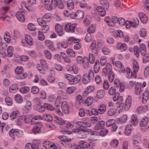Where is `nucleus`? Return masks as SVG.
I'll return each instance as SVG.
<instances>
[{"label": "nucleus", "instance_id": "nucleus-56", "mask_svg": "<svg viewBox=\"0 0 149 149\" xmlns=\"http://www.w3.org/2000/svg\"><path fill=\"white\" fill-rule=\"evenodd\" d=\"M86 145L87 143L86 142L84 141H81L79 142L78 146L79 148L81 147H83L82 149H84L86 147Z\"/></svg>", "mask_w": 149, "mask_h": 149}, {"label": "nucleus", "instance_id": "nucleus-58", "mask_svg": "<svg viewBox=\"0 0 149 149\" xmlns=\"http://www.w3.org/2000/svg\"><path fill=\"white\" fill-rule=\"evenodd\" d=\"M31 92L34 94L38 93L39 92V88L36 86H33L31 89Z\"/></svg>", "mask_w": 149, "mask_h": 149}, {"label": "nucleus", "instance_id": "nucleus-24", "mask_svg": "<svg viewBox=\"0 0 149 149\" xmlns=\"http://www.w3.org/2000/svg\"><path fill=\"white\" fill-rule=\"evenodd\" d=\"M132 125L128 124L126 126L125 128V133L126 135H129L131 133L132 130Z\"/></svg>", "mask_w": 149, "mask_h": 149}, {"label": "nucleus", "instance_id": "nucleus-17", "mask_svg": "<svg viewBox=\"0 0 149 149\" xmlns=\"http://www.w3.org/2000/svg\"><path fill=\"white\" fill-rule=\"evenodd\" d=\"M25 40L27 44L30 46H32L33 43V40L31 37L28 35H26L25 37Z\"/></svg>", "mask_w": 149, "mask_h": 149}, {"label": "nucleus", "instance_id": "nucleus-53", "mask_svg": "<svg viewBox=\"0 0 149 149\" xmlns=\"http://www.w3.org/2000/svg\"><path fill=\"white\" fill-rule=\"evenodd\" d=\"M44 53L45 54L46 57L49 59H51L52 57V55L51 52L48 50H45L44 51Z\"/></svg>", "mask_w": 149, "mask_h": 149}, {"label": "nucleus", "instance_id": "nucleus-18", "mask_svg": "<svg viewBox=\"0 0 149 149\" xmlns=\"http://www.w3.org/2000/svg\"><path fill=\"white\" fill-rule=\"evenodd\" d=\"M149 91L146 90L143 93V103H145L146 102L147 100L149 98Z\"/></svg>", "mask_w": 149, "mask_h": 149}, {"label": "nucleus", "instance_id": "nucleus-43", "mask_svg": "<svg viewBox=\"0 0 149 149\" xmlns=\"http://www.w3.org/2000/svg\"><path fill=\"white\" fill-rule=\"evenodd\" d=\"M83 63L84 67L85 68H88L89 63L88 62V58L87 57H85L84 58L83 60Z\"/></svg>", "mask_w": 149, "mask_h": 149}, {"label": "nucleus", "instance_id": "nucleus-44", "mask_svg": "<svg viewBox=\"0 0 149 149\" xmlns=\"http://www.w3.org/2000/svg\"><path fill=\"white\" fill-rule=\"evenodd\" d=\"M72 139L69 138H66L64 140V141L62 143L63 145L65 146L68 147L70 146L71 144L69 142Z\"/></svg>", "mask_w": 149, "mask_h": 149}, {"label": "nucleus", "instance_id": "nucleus-5", "mask_svg": "<svg viewBox=\"0 0 149 149\" xmlns=\"http://www.w3.org/2000/svg\"><path fill=\"white\" fill-rule=\"evenodd\" d=\"M42 127V124L40 122H38L33 126L32 129L33 133L34 134L40 133Z\"/></svg>", "mask_w": 149, "mask_h": 149}, {"label": "nucleus", "instance_id": "nucleus-32", "mask_svg": "<svg viewBox=\"0 0 149 149\" xmlns=\"http://www.w3.org/2000/svg\"><path fill=\"white\" fill-rule=\"evenodd\" d=\"M100 62L98 60L96 61L94 68V71L96 74L99 72L100 69Z\"/></svg>", "mask_w": 149, "mask_h": 149}, {"label": "nucleus", "instance_id": "nucleus-38", "mask_svg": "<svg viewBox=\"0 0 149 149\" xmlns=\"http://www.w3.org/2000/svg\"><path fill=\"white\" fill-rule=\"evenodd\" d=\"M31 103L29 101H27L26 103V105L25 106V109L27 110V112H28L31 109Z\"/></svg>", "mask_w": 149, "mask_h": 149}, {"label": "nucleus", "instance_id": "nucleus-29", "mask_svg": "<svg viewBox=\"0 0 149 149\" xmlns=\"http://www.w3.org/2000/svg\"><path fill=\"white\" fill-rule=\"evenodd\" d=\"M27 76V74L26 73L23 72L21 73L16 75V78L18 79H25Z\"/></svg>", "mask_w": 149, "mask_h": 149}, {"label": "nucleus", "instance_id": "nucleus-34", "mask_svg": "<svg viewBox=\"0 0 149 149\" xmlns=\"http://www.w3.org/2000/svg\"><path fill=\"white\" fill-rule=\"evenodd\" d=\"M104 122L103 121L99 122L95 126V129L99 130L103 128L104 127Z\"/></svg>", "mask_w": 149, "mask_h": 149}, {"label": "nucleus", "instance_id": "nucleus-52", "mask_svg": "<svg viewBox=\"0 0 149 149\" xmlns=\"http://www.w3.org/2000/svg\"><path fill=\"white\" fill-rule=\"evenodd\" d=\"M67 6L70 10L74 8V4L72 0H69L67 3Z\"/></svg>", "mask_w": 149, "mask_h": 149}, {"label": "nucleus", "instance_id": "nucleus-35", "mask_svg": "<svg viewBox=\"0 0 149 149\" xmlns=\"http://www.w3.org/2000/svg\"><path fill=\"white\" fill-rule=\"evenodd\" d=\"M14 98L16 101L18 103H21L23 102L22 97L19 94H17L15 95Z\"/></svg>", "mask_w": 149, "mask_h": 149}, {"label": "nucleus", "instance_id": "nucleus-7", "mask_svg": "<svg viewBox=\"0 0 149 149\" xmlns=\"http://www.w3.org/2000/svg\"><path fill=\"white\" fill-rule=\"evenodd\" d=\"M21 132V131H19L18 129H12L10 130V136L12 139L13 141L15 139V136L18 135L19 133Z\"/></svg>", "mask_w": 149, "mask_h": 149}, {"label": "nucleus", "instance_id": "nucleus-9", "mask_svg": "<svg viewBox=\"0 0 149 149\" xmlns=\"http://www.w3.org/2000/svg\"><path fill=\"white\" fill-rule=\"evenodd\" d=\"M143 91L141 87V83L137 82L135 84L134 88V92L136 95H139Z\"/></svg>", "mask_w": 149, "mask_h": 149}, {"label": "nucleus", "instance_id": "nucleus-36", "mask_svg": "<svg viewBox=\"0 0 149 149\" xmlns=\"http://www.w3.org/2000/svg\"><path fill=\"white\" fill-rule=\"evenodd\" d=\"M76 88L74 87H68L66 91L67 94H71L73 93L75 91Z\"/></svg>", "mask_w": 149, "mask_h": 149}, {"label": "nucleus", "instance_id": "nucleus-62", "mask_svg": "<svg viewBox=\"0 0 149 149\" xmlns=\"http://www.w3.org/2000/svg\"><path fill=\"white\" fill-rule=\"evenodd\" d=\"M127 117L126 115H124L120 118H118L120 121L122 123H125L127 120Z\"/></svg>", "mask_w": 149, "mask_h": 149}, {"label": "nucleus", "instance_id": "nucleus-21", "mask_svg": "<svg viewBox=\"0 0 149 149\" xmlns=\"http://www.w3.org/2000/svg\"><path fill=\"white\" fill-rule=\"evenodd\" d=\"M148 120L149 119L148 117H145L143 118L140 121V126L142 127H145L147 124Z\"/></svg>", "mask_w": 149, "mask_h": 149}, {"label": "nucleus", "instance_id": "nucleus-63", "mask_svg": "<svg viewBox=\"0 0 149 149\" xmlns=\"http://www.w3.org/2000/svg\"><path fill=\"white\" fill-rule=\"evenodd\" d=\"M95 31V28L92 25L89 27L87 29V31L89 34L93 33Z\"/></svg>", "mask_w": 149, "mask_h": 149}, {"label": "nucleus", "instance_id": "nucleus-59", "mask_svg": "<svg viewBox=\"0 0 149 149\" xmlns=\"http://www.w3.org/2000/svg\"><path fill=\"white\" fill-rule=\"evenodd\" d=\"M88 77L91 80L94 79V74L93 70H90L88 72Z\"/></svg>", "mask_w": 149, "mask_h": 149}, {"label": "nucleus", "instance_id": "nucleus-60", "mask_svg": "<svg viewBox=\"0 0 149 149\" xmlns=\"http://www.w3.org/2000/svg\"><path fill=\"white\" fill-rule=\"evenodd\" d=\"M124 104L123 103H119L117 106V109L118 110V113H120L122 111L123 109Z\"/></svg>", "mask_w": 149, "mask_h": 149}, {"label": "nucleus", "instance_id": "nucleus-47", "mask_svg": "<svg viewBox=\"0 0 149 149\" xmlns=\"http://www.w3.org/2000/svg\"><path fill=\"white\" fill-rule=\"evenodd\" d=\"M37 22L39 25L42 26H45L46 24L45 21L42 18H39L38 19Z\"/></svg>", "mask_w": 149, "mask_h": 149}, {"label": "nucleus", "instance_id": "nucleus-28", "mask_svg": "<svg viewBox=\"0 0 149 149\" xmlns=\"http://www.w3.org/2000/svg\"><path fill=\"white\" fill-rule=\"evenodd\" d=\"M138 120L136 116L133 115L131 118V122L132 124L134 126L136 125L138 122Z\"/></svg>", "mask_w": 149, "mask_h": 149}, {"label": "nucleus", "instance_id": "nucleus-3", "mask_svg": "<svg viewBox=\"0 0 149 149\" xmlns=\"http://www.w3.org/2000/svg\"><path fill=\"white\" fill-rule=\"evenodd\" d=\"M76 26L75 24H72L70 23H68L65 25L64 29L67 32L70 31L72 33H73L75 31Z\"/></svg>", "mask_w": 149, "mask_h": 149}, {"label": "nucleus", "instance_id": "nucleus-31", "mask_svg": "<svg viewBox=\"0 0 149 149\" xmlns=\"http://www.w3.org/2000/svg\"><path fill=\"white\" fill-rule=\"evenodd\" d=\"M91 80L89 78L87 74H85L84 75L83 77L82 81L84 84H87Z\"/></svg>", "mask_w": 149, "mask_h": 149}, {"label": "nucleus", "instance_id": "nucleus-19", "mask_svg": "<svg viewBox=\"0 0 149 149\" xmlns=\"http://www.w3.org/2000/svg\"><path fill=\"white\" fill-rule=\"evenodd\" d=\"M117 48L118 49H120L122 52L125 51L127 49L126 45L125 43L121 44V43H118L117 44Z\"/></svg>", "mask_w": 149, "mask_h": 149}, {"label": "nucleus", "instance_id": "nucleus-2", "mask_svg": "<svg viewBox=\"0 0 149 149\" xmlns=\"http://www.w3.org/2000/svg\"><path fill=\"white\" fill-rule=\"evenodd\" d=\"M112 67L110 63H107L106 67L104 68L102 70L103 73L105 76L107 75L108 73V77L109 81L112 82L114 78V74L112 71Z\"/></svg>", "mask_w": 149, "mask_h": 149}, {"label": "nucleus", "instance_id": "nucleus-64", "mask_svg": "<svg viewBox=\"0 0 149 149\" xmlns=\"http://www.w3.org/2000/svg\"><path fill=\"white\" fill-rule=\"evenodd\" d=\"M52 143V142L50 141H45L44 142V145L45 148L49 149L50 146H52L51 144Z\"/></svg>", "mask_w": 149, "mask_h": 149}, {"label": "nucleus", "instance_id": "nucleus-49", "mask_svg": "<svg viewBox=\"0 0 149 149\" xmlns=\"http://www.w3.org/2000/svg\"><path fill=\"white\" fill-rule=\"evenodd\" d=\"M109 94L111 95H113L115 94L116 93V89L114 86L111 87L108 91Z\"/></svg>", "mask_w": 149, "mask_h": 149}, {"label": "nucleus", "instance_id": "nucleus-37", "mask_svg": "<svg viewBox=\"0 0 149 149\" xmlns=\"http://www.w3.org/2000/svg\"><path fill=\"white\" fill-rule=\"evenodd\" d=\"M57 46L59 49H61L62 47L65 48L68 46L67 43L64 42L58 43L57 44Z\"/></svg>", "mask_w": 149, "mask_h": 149}, {"label": "nucleus", "instance_id": "nucleus-14", "mask_svg": "<svg viewBox=\"0 0 149 149\" xmlns=\"http://www.w3.org/2000/svg\"><path fill=\"white\" fill-rule=\"evenodd\" d=\"M99 14L102 17L106 15V11L104 8L101 6H98L96 8Z\"/></svg>", "mask_w": 149, "mask_h": 149}, {"label": "nucleus", "instance_id": "nucleus-15", "mask_svg": "<svg viewBox=\"0 0 149 149\" xmlns=\"http://www.w3.org/2000/svg\"><path fill=\"white\" fill-rule=\"evenodd\" d=\"M45 44L51 51H53L55 50L53 44L52 42L49 40H46L45 42Z\"/></svg>", "mask_w": 149, "mask_h": 149}, {"label": "nucleus", "instance_id": "nucleus-55", "mask_svg": "<svg viewBox=\"0 0 149 149\" xmlns=\"http://www.w3.org/2000/svg\"><path fill=\"white\" fill-rule=\"evenodd\" d=\"M108 132V130L107 129H104L100 131L99 133V135L102 136H104L106 135Z\"/></svg>", "mask_w": 149, "mask_h": 149}, {"label": "nucleus", "instance_id": "nucleus-40", "mask_svg": "<svg viewBox=\"0 0 149 149\" xmlns=\"http://www.w3.org/2000/svg\"><path fill=\"white\" fill-rule=\"evenodd\" d=\"M104 94V93L103 91L102 90H99L97 91V96L98 98H103Z\"/></svg>", "mask_w": 149, "mask_h": 149}, {"label": "nucleus", "instance_id": "nucleus-54", "mask_svg": "<svg viewBox=\"0 0 149 149\" xmlns=\"http://www.w3.org/2000/svg\"><path fill=\"white\" fill-rule=\"evenodd\" d=\"M143 56V63H146L149 61V53L145 54Z\"/></svg>", "mask_w": 149, "mask_h": 149}, {"label": "nucleus", "instance_id": "nucleus-57", "mask_svg": "<svg viewBox=\"0 0 149 149\" xmlns=\"http://www.w3.org/2000/svg\"><path fill=\"white\" fill-rule=\"evenodd\" d=\"M65 126H61L60 127L62 129H66L67 128H72L73 127L72 124L70 122L66 124H65Z\"/></svg>", "mask_w": 149, "mask_h": 149}, {"label": "nucleus", "instance_id": "nucleus-10", "mask_svg": "<svg viewBox=\"0 0 149 149\" xmlns=\"http://www.w3.org/2000/svg\"><path fill=\"white\" fill-rule=\"evenodd\" d=\"M61 108L63 111L65 113H68V105L66 102L64 101L62 102L61 104Z\"/></svg>", "mask_w": 149, "mask_h": 149}, {"label": "nucleus", "instance_id": "nucleus-61", "mask_svg": "<svg viewBox=\"0 0 149 149\" xmlns=\"http://www.w3.org/2000/svg\"><path fill=\"white\" fill-rule=\"evenodd\" d=\"M66 52L67 54L69 55L71 57H74L75 56V53L74 52L70 49H68L66 51Z\"/></svg>", "mask_w": 149, "mask_h": 149}, {"label": "nucleus", "instance_id": "nucleus-33", "mask_svg": "<svg viewBox=\"0 0 149 149\" xmlns=\"http://www.w3.org/2000/svg\"><path fill=\"white\" fill-rule=\"evenodd\" d=\"M95 88L93 86H88L85 90L84 91V94H88L89 93H91V92L94 91Z\"/></svg>", "mask_w": 149, "mask_h": 149}, {"label": "nucleus", "instance_id": "nucleus-30", "mask_svg": "<svg viewBox=\"0 0 149 149\" xmlns=\"http://www.w3.org/2000/svg\"><path fill=\"white\" fill-rule=\"evenodd\" d=\"M106 111V107L104 104L100 105L98 109V113L99 114H102L104 113Z\"/></svg>", "mask_w": 149, "mask_h": 149}, {"label": "nucleus", "instance_id": "nucleus-27", "mask_svg": "<svg viewBox=\"0 0 149 149\" xmlns=\"http://www.w3.org/2000/svg\"><path fill=\"white\" fill-rule=\"evenodd\" d=\"M34 108L36 110L40 112H44L45 111V107L44 105L42 106L39 104L36 105Z\"/></svg>", "mask_w": 149, "mask_h": 149}, {"label": "nucleus", "instance_id": "nucleus-42", "mask_svg": "<svg viewBox=\"0 0 149 149\" xmlns=\"http://www.w3.org/2000/svg\"><path fill=\"white\" fill-rule=\"evenodd\" d=\"M139 24V21L136 18L134 19L133 22H131V26L134 27H136Z\"/></svg>", "mask_w": 149, "mask_h": 149}, {"label": "nucleus", "instance_id": "nucleus-12", "mask_svg": "<svg viewBox=\"0 0 149 149\" xmlns=\"http://www.w3.org/2000/svg\"><path fill=\"white\" fill-rule=\"evenodd\" d=\"M54 120L55 122L61 125V126H63V125H65L66 124V122L64 120L57 116L54 117Z\"/></svg>", "mask_w": 149, "mask_h": 149}, {"label": "nucleus", "instance_id": "nucleus-46", "mask_svg": "<svg viewBox=\"0 0 149 149\" xmlns=\"http://www.w3.org/2000/svg\"><path fill=\"white\" fill-rule=\"evenodd\" d=\"M29 87L25 86L20 88V92L22 93H28L29 90Z\"/></svg>", "mask_w": 149, "mask_h": 149}, {"label": "nucleus", "instance_id": "nucleus-45", "mask_svg": "<svg viewBox=\"0 0 149 149\" xmlns=\"http://www.w3.org/2000/svg\"><path fill=\"white\" fill-rule=\"evenodd\" d=\"M88 113H89V115L92 114L95 116H97L99 113H98V110H97L95 108L92 109L91 111L88 110Z\"/></svg>", "mask_w": 149, "mask_h": 149}, {"label": "nucleus", "instance_id": "nucleus-4", "mask_svg": "<svg viewBox=\"0 0 149 149\" xmlns=\"http://www.w3.org/2000/svg\"><path fill=\"white\" fill-rule=\"evenodd\" d=\"M80 128V131L79 133V137L80 138H85L86 137V134H85L87 132H91L92 131V130L88 128H81V127Z\"/></svg>", "mask_w": 149, "mask_h": 149}, {"label": "nucleus", "instance_id": "nucleus-25", "mask_svg": "<svg viewBox=\"0 0 149 149\" xmlns=\"http://www.w3.org/2000/svg\"><path fill=\"white\" fill-rule=\"evenodd\" d=\"M139 49L141 54L144 55L146 53V46L144 44H141L140 46Z\"/></svg>", "mask_w": 149, "mask_h": 149}, {"label": "nucleus", "instance_id": "nucleus-50", "mask_svg": "<svg viewBox=\"0 0 149 149\" xmlns=\"http://www.w3.org/2000/svg\"><path fill=\"white\" fill-rule=\"evenodd\" d=\"M18 89L17 84L13 85L10 87V92L14 93Z\"/></svg>", "mask_w": 149, "mask_h": 149}, {"label": "nucleus", "instance_id": "nucleus-48", "mask_svg": "<svg viewBox=\"0 0 149 149\" xmlns=\"http://www.w3.org/2000/svg\"><path fill=\"white\" fill-rule=\"evenodd\" d=\"M116 109L111 108L108 111L107 114L108 116H112L114 115L116 113Z\"/></svg>", "mask_w": 149, "mask_h": 149}, {"label": "nucleus", "instance_id": "nucleus-16", "mask_svg": "<svg viewBox=\"0 0 149 149\" xmlns=\"http://www.w3.org/2000/svg\"><path fill=\"white\" fill-rule=\"evenodd\" d=\"M139 16L141 22L143 23H146L148 21L147 17L143 13H140L139 14Z\"/></svg>", "mask_w": 149, "mask_h": 149}, {"label": "nucleus", "instance_id": "nucleus-13", "mask_svg": "<svg viewBox=\"0 0 149 149\" xmlns=\"http://www.w3.org/2000/svg\"><path fill=\"white\" fill-rule=\"evenodd\" d=\"M83 102L84 100L82 99V97L81 95H79L77 96L75 101V105L76 106L78 107L81 104L83 103Z\"/></svg>", "mask_w": 149, "mask_h": 149}, {"label": "nucleus", "instance_id": "nucleus-6", "mask_svg": "<svg viewBox=\"0 0 149 149\" xmlns=\"http://www.w3.org/2000/svg\"><path fill=\"white\" fill-rule=\"evenodd\" d=\"M81 79V77L80 75H77L75 77L73 76L71 80L69 81V84L70 85L76 84L80 81Z\"/></svg>", "mask_w": 149, "mask_h": 149}, {"label": "nucleus", "instance_id": "nucleus-20", "mask_svg": "<svg viewBox=\"0 0 149 149\" xmlns=\"http://www.w3.org/2000/svg\"><path fill=\"white\" fill-rule=\"evenodd\" d=\"M19 115V112L17 110L13 111L10 115V119L13 120L16 118Z\"/></svg>", "mask_w": 149, "mask_h": 149}, {"label": "nucleus", "instance_id": "nucleus-51", "mask_svg": "<svg viewBox=\"0 0 149 149\" xmlns=\"http://www.w3.org/2000/svg\"><path fill=\"white\" fill-rule=\"evenodd\" d=\"M118 140L116 139H114L111 141L110 143V146L116 148L118 146Z\"/></svg>", "mask_w": 149, "mask_h": 149}, {"label": "nucleus", "instance_id": "nucleus-11", "mask_svg": "<svg viewBox=\"0 0 149 149\" xmlns=\"http://www.w3.org/2000/svg\"><path fill=\"white\" fill-rule=\"evenodd\" d=\"M18 20L21 22H23L25 20L24 13L21 11L18 12L16 14Z\"/></svg>", "mask_w": 149, "mask_h": 149}, {"label": "nucleus", "instance_id": "nucleus-23", "mask_svg": "<svg viewBox=\"0 0 149 149\" xmlns=\"http://www.w3.org/2000/svg\"><path fill=\"white\" fill-rule=\"evenodd\" d=\"M84 14L83 11L79 10L76 13V16L77 19H82L83 18Z\"/></svg>", "mask_w": 149, "mask_h": 149}, {"label": "nucleus", "instance_id": "nucleus-8", "mask_svg": "<svg viewBox=\"0 0 149 149\" xmlns=\"http://www.w3.org/2000/svg\"><path fill=\"white\" fill-rule=\"evenodd\" d=\"M55 31L60 36H62L64 34L62 26L59 24L55 25Z\"/></svg>", "mask_w": 149, "mask_h": 149}, {"label": "nucleus", "instance_id": "nucleus-41", "mask_svg": "<svg viewBox=\"0 0 149 149\" xmlns=\"http://www.w3.org/2000/svg\"><path fill=\"white\" fill-rule=\"evenodd\" d=\"M44 106L45 107V109L46 108L47 109L50 111H52L54 109V107L53 106L49 104L44 103Z\"/></svg>", "mask_w": 149, "mask_h": 149}, {"label": "nucleus", "instance_id": "nucleus-26", "mask_svg": "<svg viewBox=\"0 0 149 149\" xmlns=\"http://www.w3.org/2000/svg\"><path fill=\"white\" fill-rule=\"evenodd\" d=\"M42 118L48 122H50L52 121L53 119V117L50 114L47 113L43 115Z\"/></svg>", "mask_w": 149, "mask_h": 149}, {"label": "nucleus", "instance_id": "nucleus-22", "mask_svg": "<svg viewBox=\"0 0 149 149\" xmlns=\"http://www.w3.org/2000/svg\"><path fill=\"white\" fill-rule=\"evenodd\" d=\"M93 97L92 96L88 97L85 102V105L86 106H89L91 105L93 103Z\"/></svg>", "mask_w": 149, "mask_h": 149}, {"label": "nucleus", "instance_id": "nucleus-39", "mask_svg": "<svg viewBox=\"0 0 149 149\" xmlns=\"http://www.w3.org/2000/svg\"><path fill=\"white\" fill-rule=\"evenodd\" d=\"M23 68L21 66L17 67L15 70V72L16 75L18 74L23 72Z\"/></svg>", "mask_w": 149, "mask_h": 149}, {"label": "nucleus", "instance_id": "nucleus-1", "mask_svg": "<svg viewBox=\"0 0 149 149\" xmlns=\"http://www.w3.org/2000/svg\"><path fill=\"white\" fill-rule=\"evenodd\" d=\"M134 71L132 72L130 69L127 67V78L129 79L136 78V72L138 71L139 66L138 63L136 61H134L133 63Z\"/></svg>", "mask_w": 149, "mask_h": 149}]
</instances>
